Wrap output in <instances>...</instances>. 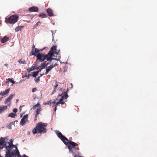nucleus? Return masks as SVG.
Returning a JSON list of instances; mask_svg holds the SVG:
<instances>
[{"mask_svg":"<svg viewBox=\"0 0 157 157\" xmlns=\"http://www.w3.org/2000/svg\"><path fill=\"white\" fill-rule=\"evenodd\" d=\"M61 96V98L59 99V101L56 103V105L58 106L59 104H63L65 103V101H63L64 99H66L68 97L67 92H64V93H63L60 95L59 94V96Z\"/></svg>","mask_w":157,"mask_h":157,"instance_id":"obj_5","label":"nucleus"},{"mask_svg":"<svg viewBox=\"0 0 157 157\" xmlns=\"http://www.w3.org/2000/svg\"><path fill=\"white\" fill-rule=\"evenodd\" d=\"M47 124L42 122H40L36 124V127L32 131L33 133L34 134L37 133H45L46 132V127Z\"/></svg>","mask_w":157,"mask_h":157,"instance_id":"obj_3","label":"nucleus"},{"mask_svg":"<svg viewBox=\"0 0 157 157\" xmlns=\"http://www.w3.org/2000/svg\"><path fill=\"white\" fill-rule=\"evenodd\" d=\"M49 105L53 107L54 106L55 104L56 101L55 100H54L53 102H51L49 101Z\"/></svg>","mask_w":157,"mask_h":157,"instance_id":"obj_28","label":"nucleus"},{"mask_svg":"<svg viewBox=\"0 0 157 157\" xmlns=\"http://www.w3.org/2000/svg\"><path fill=\"white\" fill-rule=\"evenodd\" d=\"M18 18L17 15H13L6 19L5 21L7 23L14 24L17 21Z\"/></svg>","mask_w":157,"mask_h":157,"instance_id":"obj_4","label":"nucleus"},{"mask_svg":"<svg viewBox=\"0 0 157 157\" xmlns=\"http://www.w3.org/2000/svg\"><path fill=\"white\" fill-rule=\"evenodd\" d=\"M0 100H2V98H0Z\"/></svg>","mask_w":157,"mask_h":157,"instance_id":"obj_49","label":"nucleus"},{"mask_svg":"<svg viewBox=\"0 0 157 157\" xmlns=\"http://www.w3.org/2000/svg\"><path fill=\"white\" fill-rule=\"evenodd\" d=\"M57 60H59V59H57Z\"/></svg>","mask_w":157,"mask_h":157,"instance_id":"obj_51","label":"nucleus"},{"mask_svg":"<svg viewBox=\"0 0 157 157\" xmlns=\"http://www.w3.org/2000/svg\"><path fill=\"white\" fill-rule=\"evenodd\" d=\"M41 24V22L39 21L36 24L33 25V27L34 29L36 28L38 25H40Z\"/></svg>","mask_w":157,"mask_h":157,"instance_id":"obj_26","label":"nucleus"},{"mask_svg":"<svg viewBox=\"0 0 157 157\" xmlns=\"http://www.w3.org/2000/svg\"><path fill=\"white\" fill-rule=\"evenodd\" d=\"M7 108V105H0V113H2L5 110H6Z\"/></svg>","mask_w":157,"mask_h":157,"instance_id":"obj_11","label":"nucleus"},{"mask_svg":"<svg viewBox=\"0 0 157 157\" xmlns=\"http://www.w3.org/2000/svg\"><path fill=\"white\" fill-rule=\"evenodd\" d=\"M39 9L38 7L36 6H32L29 8V11L30 12H38Z\"/></svg>","mask_w":157,"mask_h":157,"instance_id":"obj_9","label":"nucleus"},{"mask_svg":"<svg viewBox=\"0 0 157 157\" xmlns=\"http://www.w3.org/2000/svg\"><path fill=\"white\" fill-rule=\"evenodd\" d=\"M8 80L9 82H10L14 84L15 83V82L14 81L13 78H8Z\"/></svg>","mask_w":157,"mask_h":157,"instance_id":"obj_29","label":"nucleus"},{"mask_svg":"<svg viewBox=\"0 0 157 157\" xmlns=\"http://www.w3.org/2000/svg\"><path fill=\"white\" fill-rule=\"evenodd\" d=\"M44 74H41V75H40V76L39 77H40L42 76Z\"/></svg>","mask_w":157,"mask_h":157,"instance_id":"obj_42","label":"nucleus"},{"mask_svg":"<svg viewBox=\"0 0 157 157\" xmlns=\"http://www.w3.org/2000/svg\"><path fill=\"white\" fill-rule=\"evenodd\" d=\"M47 60H49V61L50 63L51 62V60H52V59H47Z\"/></svg>","mask_w":157,"mask_h":157,"instance_id":"obj_44","label":"nucleus"},{"mask_svg":"<svg viewBox=\"0 0 157 157\" xmlns=\"http://www.w3.org/2000/svg\"><path fill=\"white\" fill-rule=\"evenodd\" d=\"M18 62L20 64L25 63V59H19L18 60Z\"/></svg>","mask_w":157,"mask_h":157,"instance_id":"obj_25","label":"nucleus"},{"mask_svg":"<svg viewBox=\"0 0 157 157\" xmlns=\"http://www.w3.org/2000/svg\"><path fill=\"white\" fill-rule=\"evenodd\" d=\"M17 102H18V100H17Z\"/></svg>","mask_w":157,"mask_h":157,"instance_id":"obj_50","label":"nucleus"},{"mask_svg":"<svg viewBox=\"0 0 157 157\" xmlns=\"http://www.w3.org/2000/svg\"><path fill=\"white\" fill-rule=\"evenodd\" d=\"M47 12L49 16L50 17H52V16H53V11L52 9H51L50 8H48L47 10Z\"/></svg>","mask_w":157,"mask_h":157,"instance_id":"obj_13","label":"nucleus"},{"mask_svg":"<svg viewBox=\"0 0 157 157\" xmlns=\"http://www.w3.org/2000/svg\"><path fill=\"white\" fill-rule=\"evenodd\" d=\"M57 106L56 105V104L55 105V107L54 108L55 111V112L57 110Z\"/></svg>","mask_w":157,"mask_h":157,"instance_id":"obj_37","label":"nucleus"},{"mask_svg":"<svg viewBox=\"0 0 157 157\" xmlns=\"http://www.w3.org/2000/svg\"><path fill=\"white\" fill-rule=\"evenodd\" d=\"M74 156V157H82V156H79L78 157H77V156Z\"/></svg>","mask_w":157,"mask_h":157,"instance_id":"obj_43","label":"nucleus"},{"mask_svg":"<svg viewBox=\"0 0 157 157\" xmlns=\"http://www.w3.org/2000/svg\"><path fill=\"white\" fill-rule=\"evenodd\" d=\"M56 85H55L54 86V87H55L54 88H55V89H56V88H57V86H58V83H57V81H56Z\"/></svg>","mask_w":157,"mask_h":157,"instance_id":"obj_34","label":"nucleus"},{"mask_svg":"<svg viewBox=\"0 0 157 157\" xmlns=\"http://www.w3.org/2000/svg\"><path fill=\"white\" fill-rule=\"evenodd\" d=\"M71 85H72V83H71Z\"/></svg>","mask_w":157,"mask_h":157,"instance_id":"obj_48","label":"nucleus"},{"mask_svg":"<svg viewBox=\"0 0 157 157\" xmlns=\"http://www.w3.org/2000/svg\"><path fill=\"white\" fill-rule=\"evenodd\" d=\"M42 69L41 68L40 69H39V70L38 71H38V73H39V72Z\"/></svg>","mask_w":157,"mask_h":157,"instance_id":"obj_40","label":"nucleus"},{"mask_svg":"<svg viewBox=\"0 0 157 157\" xmlns=\"http://www.w3.org/2000/svg\"><path fill=\"white\" fill-rule=\"evenodd\" d=\"M0 144H5V138H3L1 137L0 139Z\"/></svg>","mask_w":157,"mask_h":157,"instance_id":"obj_20","label":"nucleus"},{"mask_svg":"<svg viewBox=\"0 0 157 157\" xmlns=\"http://www.w3.org/2000/svg\"><path fill=\"white\" fill-rule=\"evenodd\" d=\"M40 77H38L37 78H35V81L36 82L38 83L40 81Z\"/></svg>","mask_w":157,"mask_h":157,"instance_id":"obj_30","label":"nucleus"},{"mask_svg":"<svg viewBox=\"0 0 157 157\" xmlns=\"http://www.w3.org/2000/svg\"><path fill=\"white\" fill-rule=\"evenodd\" d=\"M55 132L57 136L67 147L69 152H71L74 156L80 155V153L79 151V148L77 144L72 141H69L68 139L63 135L59 131L56 130Z\"/></svg>","mask_w":157,"mask_h":157,"instance_id":"obj_2","label":"nucleus"},{"mask_svg":"<svg viewBox=\"0 0 157 157\" xmlns=\"http://www.w3.org/2000/svg\"><path fill=\"white\" fill-rule=\"evenodd\" d=\"M28 115L26 114L24 115L23 117L21 119L20 122V125L23 126L25 124V123L28 121Z\"/></svg>","mask_w":157,"mask_h":157,"instance_id":"obj_7","label":"nucleus"},{"mask_svg":"<svg viewBox=\"0 0 157 157\" xmlns=\"http://www.w3.org/2000/svg\"><path fill=\"white\" fill-rule=\"evenodd\" d=\"M23 27V26L17 27L15 29V31L17 32L20 30H21L22 29Z\"/></svg>","mask_w":157,"mask_h":157,"instance_id":"obj_22","label":"nucleus"},{"mask_svg":"<svg viewBox=\"0 0 157 157\" xmlns=\"http://www.w3.org/2000/svg\"><path fill=\"white\" fill-rule=\"evenodd\" d=\"M57 46L53 45L50 48L47 54H45L42 51L46 48H44L40 49L35 48L33 45L32 47V51L30 56L34 55L36 57V59H60V50L57 49Z\"/></svg>","mask_w":157,"mask_h":157,"instance_id":"obj_1","label":"nucleus"},{"mask_svg":"<svg viewBox=\"0 0 157 157\" xmlns=\"http://www.w3.org/2000/svg\"><path fill=\"white\" fill-rule=\"evenodd\" d=\"M17 121H14L13 122H11L10 124L8 125H7V127L9 129H11L12 128H11V127H12V126L13 125H14V124H15V123L16 122H17Z\"/></svg>","mask_w":157,"mask_h":157,"instance_id":"obj_17","label":"nucleus"},{"mask_svg":"<svg viewBox=\"0 0 157 157\" xmlns=\"http://www.w3.org/2000/svg\"><path fill=\"white\" fill-rule=\"evenodd\" d=\"M49 101H48V102H44V105H49Z\"/></svg>","mask_w":157,"mask_h":157,"instance_id":"obj_35","label":"nucleus"},{"mask_svg":"<svg viewBox=\"0 0 157 157\" xmlns=\"http://www.w3.org/2000/svg\"><path fill=\"white\" fill-rule=\"evenodd\" d=\"M56 89H55V88L53 90V91H52V94H54L55 92L56 91Z\"/></svg>","mask_w":157,"mask_h":157,"instance_id":"obj_38","label":"nucleus"},{"mask_svg":"<svg viewBox=\"0 0 157 157\" xmlns=\"http://www.w3.org/2000/svg\"><path fill=\"white\" fill-rule=\"evenodd\" d=\"M16 116V114L13 113H9L8 115V117H11L12 118H14Z\"/></svg>","mask_w":157,"mask_h":157,"instance_id":"obj_19","label":"nucleus"},{"mask_svg":"<svg viewBox=\"0 0 157 157\" xmlns=\"http://www.w3.org/2000/svg\"><path fill=\"white\" fill-rule=\"evenodd\" d=\"M33 69H33L32 67L31 68H29L27 69V70L28 71V72H30V71H32L33 70Z\"/></svg>","mask_w":157,"mask_h":157,"instance_id":"obj_32","label":"nucleus"},{"mask_svg":"<svg viewBox=\"0 0 157 157\" xmlns=\"http://www.w3.org/2000/svg\"><path fill=\"white\" fill-rule=\"evenodd\" d=\"M22 115H21V117H22Z\"/></svg>","mask_w":157,"mask_h":157,"instance_id":"obj_47","label":"nucleus"},{"mask_svg":"<svg viewBox=\"0 0 157 157\" xmlns=\"http://www.w3.org/2000/svg\"><path fill=\"white\" fill-rule=\"evenodd\" d=\"M71 132L75 135H76L78 134L77 130L76 129H73L71 130Z\"/></svg>","mask_w":157,"mask_h":157,"instance_id":"obj_21","label":"nucleus"},{"mask_svg":"<svg viewBox=\"0 0 157 157\" xmlns=\"http://www.w3.org/2000/svg\"><path fill=\"white\" fill-rule=\"evenodd\" d=\"M9 40V38L8 37L5 36L1 39V41L2 43H4L8 41Z\"/></svg>","mask_w":157,"mask_h":157,"instance_id":"obj_16","label":"nucleus"},{"mask_svg":"<svg viewBox=\"0 0 157 157\" xmlns=\"http://www.w3.org/2000/svg\"><path fill=\"white\" fill-rule=\"evenodd\" d=\"M42 110L41 108L40 107L37 109L36 111V114L35 117V120H36L37 119V117L38 115L40 114V112Z\"/></svg>","mask_w":157,"mask_h":157,"instance_id":"obj_12","label":"nucleus"},{"mask_svg":"<svg viewBox=\"0 0 157 157\" xmlns=\"http://www.w3.org/2000/svg\"><path fill=\"white\" fill-rule=\"evenodd\" d=\"M13 112H14L15 113H16L17 111V109L14 108V109H13Z\"/></svg>","mask_w":157,"mask_h":157,"instance_id":"obj_33","label":"nucleus"},{"mask_svg":"<svg viewBox=\"0 0 157 157\" xmlns=\"http://www.w3.org/2000/svg\"><path fill=\"white\" fill-rule=\"evenodd\" d=\"M4 65H5V66H6V67H8V64H4Z\"/></svg>","mask_w":157,"mask_h":157,"instance_id":"obj_41","label":"nucleus"},{"mask_svg":"<svg viewBox=\"0 0 157 157\" xmlns=\"http://www.w3.org/2000/svg\"><path fill=\"white\" fill-rule=\"evenodd\" d=\"M24 106V105L21 106H20V107L19 108V109H20V111H21V110H22V109H21V107H23V106Z\"/></svg>","mask_w":157,"mask_h":157,"instance_id":"obj_39","label":"nucleus"},{"mask_svg":"<svg viewBox=\"0 0 157 157\" xmlns=\"http://www.w3.org/2000/svg\"><path fill=\"white\" fill-rule=\"evenodd\" d=\"M8 146H7L6 144H0V149H2L4 147H5L6 150H7L6 153L7 154H9L10 153V151L11 149L13 147H15V146L9 143Z\"/></svg>","mask_w":157,"mask_h":157,"instance_id":"obj_6","label":"nucleus"},{"mask_svg":"<svg viewBox=\"0 0 157 157\" xmlns=\"http://www.w3.org/2000/svg\"><path fill=\"white\" fill-rule=\"evenodd\" d=\"M39 17H40L42 18H45L47 17L46 15L45 14L43 13H41L38 15Z\"/></svg>","mask_w":157,"mask_h":157,"instance_id":"obj_23","label":"nucleus"},{"mask_svg":"<svg viewBox=\"0 0 157 157\" xmlns=\"http://www.w3.org/2000/svg\"><path fill=\"white\" fill-rule=\"evenodd\" d=\"M38 74V71L34 72L32 74V76L34 77H36Z\"/></svg>","mask_w":157,"mask_h":157,"instance_id":"obj_27","label":"nucleus"},{"mask_svg":"<svg viewBox=\"0 0 157 157\" xmlns=\"http://www.w3.org/2000/svg\"><path fill=\"white\" fill-rule=\"evenodd\" d=\"M10 89L8 88L6 90L4 91H2L1 92H0V95L2 96L7 95L9 93L10 91Z\"/></svg>","mask_w":157,"mask_h":157,"instance_id":"obj_10","label":"nucleus"},{"mask_svg":"<svg viewBox=\"0 0 157 157\" xmlns=\"http://www.w3.org/2000/svg\"><path fill=\"white\" fill-rule=\"evenodd\" d=\"M54 67V66L51 65L49 66H48V67H47L46 69V71L45 73V74L46 75H47L49 72V71H50Z\"/></svg>","mask_w":157,"mask_h":157,"instance_id":"obj_14","label":"nucleus"},{"mask_svg":"<svg viewBox=\"0 0 157 157\" xmlns=\"http://www.w3.org/2000/svg\"><path fill=\"white\" fill-rule=\"evenodd\" d=\"M14 94H11L4 101L5 104L10 102L14 95Z\"/></svg>","mask_w":157,"mask_h":157,"instance_id":"obj_8","label":"nucleus"},{"mask_svg":"<svg viewBox=\"0 0 157 157\" xmlns=\"http://www.w3.org/2000/svg\"><path fill=\"white\" fill-rule=\"evenodd\" d=\"M36 69H39V67H37L36 68Z\"/></svg>","mask_w":157,"mask_h":157,"instance_id":"obj_45","label":"nucleus"},{"mask_svg":"<svg viewBox=\"0 0 157 157\" xmlns=\"http://www.w3.org/2000/svg\"><path fill=\"white\" fill-rule=\"evenodd\" d=\"M48 62L47 63H45V62H44L41 64V65L40 66V68L42 69L44 68L46 66H47L48 64Z\"/></svg>","mask_w":157,"mask_h":157,"instance_id":"obj_18","label":"nucleus"},{"mask_svg":"<svg viewBox=\"0 0 157 157\" xmlns=\"http://www.w3.org/2000/svg\"><path fill=\"white\" fill-rule=\"evenodd\" d=\"M37 90V89L36 88H33L32 89V92H34L36 91Z\"/></svg>","mask_w":157,"mask_h":157,"instance_id":"obj_31","label":"nucleus"},{"mask_svg":"<svg viewBox=\"0 0 157 157\" xmlns=\"http://www.w3.org/2000/svg\"><path fill=\"white\" fill-rule=\"evenodd\" d=\"M37 107H39V108L40 107V102L39 101L38 102L37 104L36 105L33 106V109H35Z\"/></svg>","mask_w":157,"mask_h":157,"instance_id":"obj_24","label":"nucleus"},{"mask_svg":"<svg viewBox=\"0 0 157 157\" xmlns=\"http://www.w3.org/2000/svg\"><path fill=\"white\" fill-rule=\"evenodd\" d=\"M45 59H36V61H38V60L40 61V62H42V61H44Z\"/></svg>","mask_w":157,"mask_h":157,"instance_id":"obj_36","label":"nucleus"},{"mask_svg":"<svg viewBox=\"0 0 157 157\" xmlns=\"http://www.w3.org/2000/svg\"><path fill=\"white\" fill-rule=\"evenodd\" d=\"M30 134V132H28V134Z\"/></svg>","mask_w":157,"mask_h":157,"instance_id":"obj_46","label":"nucleus"},{"mask_svg":"<svg viewBox=\"0 0 157 157\" xmlns=\"http://www.w3.org/2000/svg\"><path fill=\"white\" fill-rule=\"evenodd\" d=\"M15 147V151L14 154H13V155H15L17 156V157H22L19 154V152L18 150L17 147Z\"/></svg>","mask_w":157,"mask_h":157,"instance_id":"obj_15","label":"nucleus"}]
</instances>
